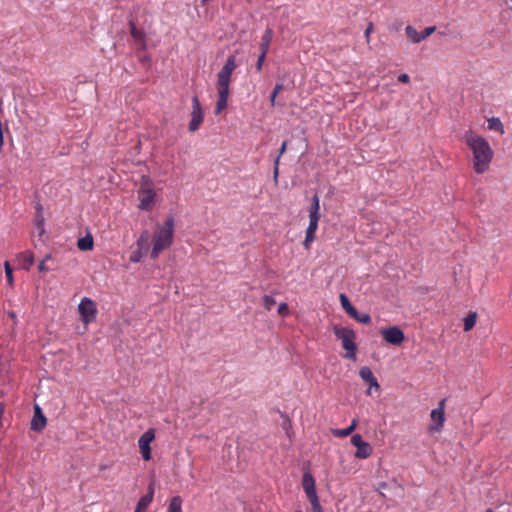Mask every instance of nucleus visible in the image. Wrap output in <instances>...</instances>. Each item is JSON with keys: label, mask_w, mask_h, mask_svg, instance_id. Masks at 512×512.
Wrapping results in <instances>:
<instances>
[{"label": "nucleus", "mask_w": 512, "mask_h": 512, "mask_svg": "<svg viewBox=\"0 0 512 512\" xmlns=\"http://www.w3.org/2000/svg\"><path fill=\"white\" fill-rule=\"evenodd\" d=\"M463 140L472 152L473 169L477 174L485 173L492 162L494 151L489 142L472 129L465 131Z\"/></svg>", "instance_id": "1"}, {"label": "nucleus", "mask_w": 512, "mask_h": 512, "mask_svg": "<svg viewBox=\"0 0 512 512\" xmlns=\"http://www.w3.org/2000/svg\"><path fill=\"white\" fill-rule=\"evenodd\" d=\"M174 237V217L168 216L163 225H159L153 241V247L150 253L152 259H156L159 254L168 249L173 243Z\"/></svg>", "instance_id": "2"}, {"label": "nucleus", "mask_w": 512, "mask_h": 512, "mask_svg": "<svg viewBox=\"0 0 512 512\" xmlns=\"http://www.w3.org/2000/svg\"><path fill=\"white\" fill-rule=\"evenodd\" d=\"M333 332L337 340L341 342L342 348L345 350L343 357L351 361H356L358 351L356 333L352 329L339 324L333 326Z\"/></svg>", "instance_id": "3"}, {"label": "nucleus", "mask_w": 512, "mask_h": 512, "mask_svg": "<svg viewBox=\"0 0 512 512\" xmlns=\"http://www.w3.org/2000/svg\"><path fill=\"white\" fill-rule=\"evenodd\" d=\"M445 404L446 400L442 399L438 407L431 411L430 417L432 420V425L429 426V432H440L443 429L445 422Z\"/></svg>", "instance_id": "4"}, {"label": "nucleus", "mask_w": 512, "mask_h": 512, "mask_svg": "<svg viewBox=\"0 0 512 512\" xmlns=\"http://www.w3.org/2000/svg\"><path fill=\"white\" fill-rule=\"evenodd\" d=\"M155 440V430L153 428L145 431L138 440V446L143 460L149 461L152 458L151 443Z\"/></svg>", "instance_id": "5"}, {"label": "nucleus", "mask_w": 512, "mask_h": 512, "mask_svg": "<svg viewBox=\"0 0 512 512\" xmlns=\"http://www.w3.org/2000/svg\"><path fill=\"white\" fill-rule=\"evenodd\" d=\"M191 118L188 125V129L190 132H195L199 129L203 122V110L198 96L194 95L192 97V111Z\"/></svg>", "instance_id": "6"}, {"label": "nucleus", "mask_w": 512, "mask_h": 512, "mask_svg": "<svg viewBox=\"0 0 512 512\" xmlns=\"http://www.w3.org/2000/svg\"><path fill=\"white\" fill-rule=\"evenodd\" d=\"M78 311L81 320H94L97 315V309L94 301L88 297H84L78 305Z\"/></svg>", "instance_id": "7"}, {"label": "nucleus", "mask_w": 512, "mask_h": 512, "mask_svg": "<svg viewBox=\"0 0 512 512\" xmlns=\"http://www.w3.org/2000/svg\"><path fill=\"white\" fill-rule=\"evenodd\" d=\"M381 335L387 343L392 345H400L405 338L403 331L396 326L382 329Z\"/></svg>", "instance_id": "8"}, {"label": "nucleus", "mask_w": 512, "mask_h": 512, "mask_svg": "<svg viewBox=\"0 0 512 512\" xmlns=\"http://www.w3.org/2000/svg\"><path fill=\"white\" fill-rule=\"evenodd\" d=\"M436 30L435 26H430L425 28L422 32H418L413 26L408 25L405 28V32L407 37L413 42V43H419L426 39L428 36H430L434 31Z\"/></svg>", "instance_id": "9"}, {"label": "nucleus", "mask_w": 512, "mask_h": 512, "mask_svg": "<svg viewBox=\"0 0 512 512\" xmlns=\"http://www.w3.org/2000/svg\"><path fill=\"white\" fill-rule=\"evenodd\" d=\"M140 193V205L139 208L142 210H150L154 204L155 192L152 188L142 187Z\"/></svg>", "instance_id": "10"}, {"label": "nucleus", "mask_w": 512, "mask_h": 512, "mask_svg": "<svg viewBox=\"0 0 512 512\" xmlns=\"http://www.w3.org/2000/svg\"><path fill=\"white\" fill-rule=\"evenodd\" d=\"M217 89H218V99L216 103L215 113L219 114L224 110V67H222L217 74Z\"/></svg>", "instance_id": "11"}, {"label": "nucleus", "mask_w": 512, "mask_h": 512, "mask_svg": "<svg viewBox=\"0 0 512 512\" xmlns=\"http://www.w3.org/2000/svg\"><path fill=\"white\" fill-rule=\"evenodd\" d=\"M340 302L343 307V309L348 313V315L354 320H370L369 316L366 314L359 315L356 308L353 307L351 302L349 301V298L345 294L340 295Z\"/></svg>", "instance_id": "12"}, {"label": "nucleus", "mask_w": 512, "mask_h": 512, "mask_svg": "<svg viewBox=\"0 0 512 512\" xmlns=\"http://www.w3.org/2000/svg\"><path fill=\"white\" fill-rule=\"evenodd\" d=\"M46 417L43 415L41 408L38 405H35L34 415L31 421V430L40 432L46 426Z\"/></svg>", "instance_id": "13"}, {"label": "nucleus", "mask_w": 512, "mask_h": 512, "mask_svg": "<svg viewBox=\"0 0 512 512\" xmlns=\"http://www.w3.org/2000/svg\"><path fill=\"white\" fill-rule=\"evenodd\" d=\"M302 487L307 498L317 496L315 479L310 472L304 473L302 479Z\"/></svg>", "instance_id": "14"}, {"label": "nucleus", "mask_w": 512, "mask_h": 512, "mask_svg": "<svg viewBox=\"0 0 512 512\" xmlns=\"http://www.w3.org/2000/svg\"><path fill=\"white\" fill-rule=\"evenodd\" d=\"M129 28H130V34L133 37L134 40L141 43V50L146 49V42H145V32L141 29H138L134 23L133 20L129 21Z\"/></svg>", "instance_id": "15"}, {"label": "nucleus", "mask_w": 512, "mask_h": 512, "mask_svg": "<svg viewBox=\"0 0 512 512\" xmlns=\"http://www.w3.org/2000/svg\"><path fill=\"white\" fill-rule=\"evenodd\" d=\"M154 489L152 486L149 487L148 494L140 498L134 512H145L153 500Z\"/></svg>", "instance_id": "16"}, {"label": "nucleus", "mask_w": 512, "mask_h": 512, "mask_svg": "<svg viewBox=\"0 0 512 512\" xmlns=\"http://www.w3.org/2000/svg\"><path fill=\"white\" fill-rule=\"evenodd\" d=\"M94 240L90 233H87L84 237H81L77 241V247L81 251H90L93 249Z\"/></svg>", "instance_id": "17"}, {"label": "nucleus", "mask_w": 512, "mask_h": 512, "mask_svg": "<svg viewBox=\"0 0 512 512\" xmlns=\"http://www.w3.org/2000/svg\"><path fill=\"white\" fill-rule=\"evenodd\" d=\"M372 452V446L368 442H363L357 447L355 457L358 459H366L371 456Z\"/></svg>", "instance_id": "18"}, {"label": "nucleus", "mask_w": 512, "mask_h": 512, "mask_svg": "<svg viewBox=\"0 0 512 512\" xmlns=\"http://www.w3.org/2000/svg\"><path fill=\"white\" fill-rule=\"evenodd\" d=\"M150 233L148 230H143L136 242L138 248L143 249L145 252L149 250Z\"/></svg>", "instance_id": "19"}, {"label": "nucleus", "mask_w": 512, "mask_h": 512, "mask_svg": "<svg viewBox=\"0 0 512 512\" xmlns=\"http://www.w3.org/2000/svg\"><path fill=\"white\" fill-rule=\"evenodd\" d=\"M319 217H309V224L306 229V234L308 240H314L315 239V232L318 229V223H319Z\"/></svg>", "instance_id": "20"}, {"label": "nucleus", "mask_w": 512, "mask_h": 512, "mask_svg": "<svg viewBox=\"0 0 512 512\" xmlns=\"http://www.w3.org/2000/svg\"><path fill=\"white\" fill-rule=\"evenodd\" d=\"M488 129L498 131L500 134L505 133L504 125L502 124L500 118L491 117L487 119Z\"/></svg>", "instance_id": "21"}, {"label": "nucleus", "mask_w": 512, "mask_h": 512, "mask_svg": "<svg viewBox=\"0 0 512 512\" xmlns=\"http://www.w3.org/2000/svg\"><path fill=\"white\" fill-rule=\"evenodd\" d=\"M19 257L22 259V267L25 270H29L34 263V256L31 251H25L20 253Z\"/></svg>", "instance_id": "22"}, {"label": "nucleus", "mask_w": 512, "mask_h": 512, "mask_svg": "<svg viewBox=\"0 0 512 512\" xmlns=\"http://www.w3.org/2000/svg\"><path fill=\"white\" fill-rule=\"evenodd\" d=\"M356 426H357V420L353 419L351 424L347 428H345V429H336V430L333 431V434L335 436H338V437H341V438L347 437L348 435H350L356 429Z\"/></svg>", "instance_id": "23"}, {"label": "nucleus", "mask_w": 512, "mask_h": 512, "mask_svg": "<svg viewBox=\"0 0 512 512\" xmlns=\"http://www.w3.org/2000/svg\"><path fill=\"white\" fill-rule=\"evenodd\" d=\"M309 217L320 218V199L317 194L312 197V202L309 210Z\"/></svg>", "instance_id": "24"}, {"label": "nucleus", "mask_w": 512, "mask_h": 512, "mask_svg": "<svg viewBox=\"0 0 512 512\" xmlns=\"http://www.w3.org/2000/svg\"><path fill=\"white\" fill-rule=\"evenodd\" d=\"M272 38H273V32L271 29L268 28L262 37V41L260 44L261 51H265V52L268 51V47L272 41Z\"/></svg>", "instance_id": "25"}, {"label": "nucleus", "mask_w": 512, "mask_h": 512, "mask_svg": "<svg viewBox=\"0 0 512 512\" xmlns=\"http://www.w3.org/2000/svg\"><path fill=\"white\" fill-rule=\"evenodd\" d=\"M168 512H182V498L174 496L169 503Z\"/></svg>", "instance_id": "26"}, {"label": "nucleus", "mask_w": 512, "mask_h": 512, "mask_svg": "<svg viewBox=\"0 0 512 512\" xmlns=\"http://www.w3.org/2000/svg\"><path fill=\"white\" fill-rule=\"evenodd\" d=\"M359 375L362 378V380L366 383L371 382L375 378L371 369L367 366H364L360 369Z\"/></svg>", "instance_id": "27"}, {"label": "nucleus", "mask_w": 512, "mask_h": 512, "mask_svg": "<svg viewBox=\"0 0 512 512\" xmlns=\"http://www.w3.org/2000/svg\"><path fill=\"white\" fill-rule=\"evenodd\" d=\"M234 67H235L234 59L233 58H228L226 60V95L228 94L229 76H230L232 70L234 69Z\"/></svg>", "instance_id": "28"}, {"label": "nucleus", "mask_w": 512, "mask_h": 512, "mask_svg": "<svg viewBox=\"0 0 512 512\" xmlns=\"http://www.w3.org/2000/svg\"><path fill=\"white\" fill-rule=\"evenodd\" d=\"M144 253H146V252L143 249H140L137 247V249L131 253L129 261L132 263L140 262Z\"/></svg>", "instance_id": "29"}, {"label": "nucleus", "mask_w": 512, "mask_h": 512, "mask_svg": "<svg viewBox=\"0 0 512 512\" xmlns=\"http://www.w3.org/2000/svg\"><path fill=\"white\" fill-rule=\"evenodd\" d=\"M308 500L311 504L312 512H323L322 507L319 502L318 495L308 498Z\"/></svg>", "instance_id": "30"}, {"label": "nucleus", "mask_w": 512, "mask_h": 512, "mask_svg": "<svg viewBox=\"0 0 512 512\" xmlns=\"http://www.w3.org/2000/svg\"><path fill=\"white\" fill-rule=\"evenodd\" d=\"M5 275L9 285L13 284V269L8 261L4 263Z\"/></svg>", "instance_id": "31"}, {"label": "nucleus", "mask_w": 512, "mask_h": 512, "mask_svg": "<svg viewBox=\"0 0 512 512\" xmlns=\"http://www.w3.org/2000/svg\"><path fill=\"white\" fill-rule=\"evenodd\" d=\"M263 301V305L264 307L268 310V311H271L275 306H276V302L275 300L270 297V296H267L265 295L262 299Z\"/></svg>", "instance_id": "32"}, {"label": "nucleus", "mask_w": 512, "mask_h": 512, "mask_svg": "<svg viewBox=\"0 0 512 512\" xmlns=\"http://www.w3.org/2000/svg\"><path fill=\"white\" fill-rule=\"evenodd\" d=\"M52 258L51 254H47L45 256V258L39 263L38 265V270L40 272H47L49 270H51V268H49L47 265H46V261L50 260Z\"/></svg>", "instance_id": "33"}, {"label": "nucleus", "mask_w": 512, "mask_h": 512, "mask_svg": "<svg viewBox=\"0 0 512 512\" xmlns=\"http://www.w3.org/2000/svg\"><path fill=\"white\" fill-rule=\"evenodd\" d=\"M288 306L286 303L284 302H281L280 304H278L277 306V312L279 314V316L281 317H286L288 316Z\"/></svg>", "instance_id": "34"}, {"label": "nucleus", "mask_w": 512, "mask_h": 512, "mask_svg": "<svg viewBox=\"0 0 512 512\" xmlns=\"http://www.w3.org/2000/svg\"><path fill=\"white\" fill-rule=\"evenodd\" d=\"M43 212L35 213V227L44 226Z\"/></svg>", "instance_id": "35"}, {"label": "nucleus", "mask_w": 512, "mask_h": 512, "mask_svg": "<svg viewBox=\"0 0 512 512\" xmlns=\"http://www.w3.org/2000/svg\"><path fill=\"white\" fill-rule=\"evenodd\" d=\"M266 54H267V52L261 51L260 55L258 56L257 64H256V69L258 71H260L262 69Z\"/></svg>", "instance_id": "36"}, {"label": "nucleus", "mask_w": 512, "mask_h": 512, "mask_svg": "<svg viewBox=\"0 0 512 512\" xmlns=\"http://www.w3.org/2000/svg\"><path fill=\"white\" fill-rule=\"evenodd\" d=\"M350 441L356 448L364 442L360 434H354Z\"/></svg>", "instance_id": "37"}, {"label": "nucleus", "mask_w": 512, "mask_h": 512, "mask_svg": "<svg viewBox=\"0 0 512 512\" xmlns=\"http://www.w3.org/2000/svg\"><path fill=\"white\" fill-rule=\"evenodd\" d=\"M369 384V390L367 391V394H370L371 393V389L374 388L375 390H379L380 389V385L376 379V377L368 383Z\"/></svg>", "instance_id": "38"}, {"label": "nucleus", "mask_w": 512, "mask_h": 512, "mask_svg": "<svg viewBox=\"0 0 512 512\" xmlns=\"http://www.w3.org/2000/svg\"><path fill=\"white\" fill-rule=\"evenodd\" d=\"M369 384V390L367 391V394H370L371 393V389L374 388L375 390H379L380 389V385L376 379V377L368 383Z\"/></svg>", "instance_id": "39"}, {"label": "nucleus", "mask_w": 512, "mask_h": 512, "mask_svg": "<svg viewBox=\"0 0 512 512\" xmlns=\"http://www.w3.org/2000/svg\"><path fill=\"white\" fill-rule=\"evenodd\" d=\"M280 155H278L274 161V178L277 179L279 171Z\"/></svg>", "instance_id": "40"}, {"label": "nucleus", "mask_w": 512, "mask_h": 512, "mask_svg": "<svg viewBox=\"0 0 512 512\" xmlns=\"http://www.w3.org/2000/svg\"><path fill=\"white\" fill-rule=\"evenodd\" d=\"M398 81L401 83H409L410 76L407 73H402L398 76Z\"/></svg>", "instance_id": "41"}, {"label": "nucleus", "mask_w": 512, "mask_h": 512, "mask_svg": "<svg viewBox=\"0 0 512 512\" xmlns=\"http://www.w3.org/2000/svg\"><path fill=\"white\" fill-rule=\"evenodd\" d=\"M478 317L477 312L470 311L462 320H476Z\"/></svg>", "instance_id": "42"}, {"label": "nucleus", "mask_w": 512, "mask_h": 512, "mask_svg": "<svg viewBox=\"0 0 512 512\" xmlns=\"http://www.w3.org/2000/svg\"><path fill=\"white\" fill-rule=\"evenodd\" d=\"M476 322H464V331L465 332H468L470 330L473 329V327L475 326Z\"/></svg>", "instance_id": "43"}, {"label": "nucleus", "mask_w": 512, "mask_h": 512, "mask_svg": "<svg viewBox=\"0 0 512 512\" xmlns=\"http://www.w3.org/2000/svg\"><path fill=\"white\" fill-rule=\"evenodd\" d=\"M139 60H140V62H141V63H143V64H148V63H150L151 58H150V56H149V55L144 54V55H142V56L140 57V59H139Z\"/></svg>", "instance_id": "44"}, {"label": "nucleus", "mask_w": 512, "mask_h": 512, "mask_svg": "<svg viewBox=\"0 0 512 512\" xmlns=\"http://www.w3.org/2000/svg\"><path fill=\"white\" fill-rule=\"evenodd\" d=\"M283 89L282 83H277L272 91V93H275V95H278L280 91Z\"/></svg>", "instance_id": "45"}, {"label": "nucleus", "mask_w": 512, "mask_h": 512, "mask_svg": "<svg viewBox=\"0 0 512 512\" xmlns=\"http://www.w3.org/2000/svg\"><path fill=\"white\" fill-rule=\"evenodd\" d=\"M286 149H287V141H284L281 145L278 155H280V157H281L286 152Z\"/></svg>", "instance_id": "46"}, {"label": "nucleus", "mask_w": 512, "mask_h": 512, "mask_svg": "<svg viewBox=\"0 0 512 512\" xmlns=\"http://www.w3.org/2000/svg\"><path fill=\"white\" fill-rule=\"evenodd\" d=\"M372 31V24L370 23L369 26L365 30V37L367 38V41H369V35Z\"/></svg>", "instance_id": "47"}, {"label": "nucleus", "mask_w": 512, "mask_h": 512, "mask_svg": "<svg viewBox=\"0 0 512 512\" xmlns=\"http://www.w3.org/2000/svg\"><path fill=\"white\" fill-rule=\"evenodd\" d=\"M276 98H277V95H275V93H271V95H270V103H271L272 106H275Z\"/></svg>", "instance_id": "48"}, {"label": "nucleus", "mask_w": 512, "mask_h": 512, "mask_svg": "<svg viewBox=\"0 0 512 512\" xmlns=\"http://www.w3.org/2000/svg\"><path fill=\"white\" fill-rule=\"evenodd\" d=\"M312 241H313V240H308L307 235H306V236H305V240H304V242H303L304 247H305L306 249H309V247H310V243H311Z\"/></svg>", "instance_id": "49"}, {"label": "nucleus", "mask_w": 512, "mask_h": 512, "mask_svg": "<svg viewBox=\"0 0 512 512\" xmlns=\"http://www.w3.org/2000/svg\"><path fill=\"white\" fill-rule=\"evenodd\" d=\"M36 229L38 231V236L42 237V235L45 233L44 226L36 227Z\"/></svg>", "instance_id": "50"}, {"label": "nucleus", "mask_w": 512, "mask_h": 512, "mask_svg": "<svg viewBox=\"0 0 512 512\" xmlns=\"http://www.w3.org/2000/svg\"><path fill=\"white\" fill-rule=\"evenodd\" d=\"M43 211V207L40 203H37L36 205V213H39V212H42Z\"/></svg>", "instance_id": "51"}, {"label": "nucleus", "mask_w": 512, "mask_h": 512, "mask_svg": "<svg viewBox=\"0 0 512 512\" xmlns=\"http://www.w3.org/2000/svg\"><path fill=\"white\" fill-rule=\"evenodd\" d=\"M3 413H4L3 406H2V405H0V420H2Z\"/></svg>", "instance_id": "52"}, {"label": "nucleus", "mask_w": 512, "mask_h": 512, "mask_svg": "<svg viewBox=\"0 0 512 512\" xmlns=\"http://www.w3.org/2000/svg\"><path fill=\"white\" fill-rule=\"evenodd\" d=\"M486 512H493L491 509H488Z\"/></svg>", "instance_id": "53"}, {"label": "nucleus", "mask_w": 512, "mask_h": 512, "mask_svg": "<svg viewBox=\"0 0 512 512\" xmlns=\"http://www.w3.org/2000/svg\"><path fill=\"white\" fill-rule=\"evenodd\" d=\"M295 512H302V510L299 509V510H296Z\"/></svg>", "instance_id": "54"}]
</instances>
